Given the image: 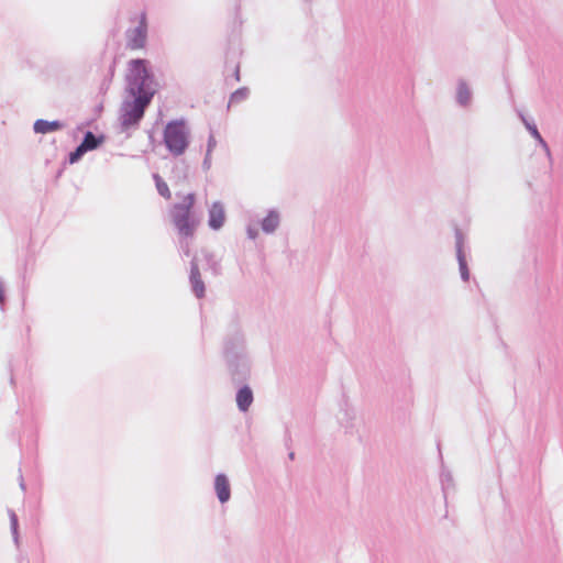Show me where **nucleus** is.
Listing matches in <instances>:
<instances>
[{"mask_svg": "<svg viewBox=\"0 0 563 563\" xmlns=\"http://www.w3.org/2000/svg\"><path fill=\"white\" fill-rule=\"evenodd\" d=\"M459 100L460 102L462 103H466L467 100H468V91L466 90V88H460L459 90Z\"/></svg>", "mask_w": 563, "mask_h": 563, "instance_id": "16", "label": "nucleus"}, {"mask_svg": "<svg viewBox=\"0 0 563 563\" xmlns=\"http://www.w3.org/2000/svg\"><path fill=\"white\" fill-rule=\"evenodd\" d=\"M526 125H527V129L531 132L533 137L539 140L541 143H544L539 131L537 130V128L534 125H530L529 123H526Z\"/></svg>", "mask_w": 563, "mask_h": 563, "instance_id": "15", "label": "nucleus"}, {"mask_svg": "<svg viewBox=\"0 0 563 563\" xmlns=\"http://www.w3.org/2000/svg\"><path fill=\"white\" fill-rule=\"evenodd\" d=\"M196 203L195 194L184 196L180 202L174 205L172 216H194L192 208Z\"/></svg>", "mask_w": 563, "mask_h": 563, "instance_id": "7", "label": "nucleus"}, {"mask_svg": "<svg viewBox=\"0 0 563 563\" xmlns=\"http://www.w3.org/2000/svg\"><path fill=\"white\" fill-rule=\"evenodd\" d=\"M225 220L224 209L220 202H214L209 211V225L218 230L220 229Z\"/></svg>", "mask_w": 563, "mask_h": 563, "instance_id": "8", "label": "nucleus"}, {"mask_svg": "<svg viewBox=\"0 0 563 563\" xmlns=\"http://www.w3.org/2000/svg\"><path fill=\"white\" fill-rule=\"evenodd\" d=\"M190 283L192 286V290L198 298H202L205 296V284L201 279V275L196 263L191 264L190 271Z\"/></svg>", "mask_w": 563, "mask_h": 563, "instance_id": "10", "label": "nucleus"}, {"mask_svg": "<svg viewBox=\"0 0 563 563\" xmlns=\"http://www.w3.org/2000/svg\"><path fill=\"white\" fill-rule=\"evenodd\" d=\"M129 78L137 85L136 91L144 87V90H157V84L152 78L148 69V63L145 59H132L128 64Z\"/></svg>", "mask_w": 563, "mask_h": 563, "instance_id": "3", "label": "nucleus"}, {"mask_svg": "<svg viewBox=\"0 0 563 563\" xmlns=\"http://www.w3.org/2000/svg\"><path fill=\"white\" fill-rule=\"evenodd\" d=\"M154 178H155L156 188H157V191L159 192V195L163 196L165 199H170L172 194L168 188V185L158 175H155Z\"/></svg>", "mask_w": 563, "mask_h": 563, "instance_id": "14", "label": "nucleus"}, {"mask_svg": "<svg viewBox=\"0 0 563 563\" xmlns=\"http://www.w3.org/2000/svg\"><path fill=\"white\" fill-rule=\"evenodd\" d=\"M253 402V393L250 387L244 386L238 391L236 404L240 410L246 411Z\"/></svg>", "mask_w": 563, "mask_h": 563, "instance_id": "12", "label": "nucleus"}, {"mask_svg": "<svg viewBox=\"0 0 563 563\" xmlns=\"http://www.w3.org/2000/svg\"><path fill=\"white\" fill-rule=\"evenodd\" d=\"M216 139L211 135L208 140V150H207V158L210 157V154L212 152V150L216 147Z\"/></svg>", "mask_w": 563, "mask_h": 563, "instance_id": "17", "label": "nucleus"}, {"mask_svg": "<svg viewBox=\"0 0 563 563\" xmlns=\"http://www.w3.org/2000/svg\"><path fill=\"white\" fill-rule=\"evenodd\" d=\"M63 128V123L59 121H46V120H36L34 123V131L36 133L46 134L51 132L58 131Z\"/></svg>", "mask_w": 563, "mask_h": 563, "instance_id": "11", "label": "nucleus"}, {"mask_svg": "<svg viewBox=\"0 0 563 563\" xmlns=\"http://www.w3.org/2000/svg\"><path fill=\"white\" fill-rule=\"evenodd\" d=\"M103 142V136L97 137L92 132H87L81 144L70 154V163L78 161L86 152L96 150Z\"/></svg>", "mask_w": 563, "mask_h": 563, "instance_id": "5", "label": "nucleus"}, {"mask_svg": "<svg viewBox=\"0 0 563 563\" xmlns=\"http://www.w3.org/2000/svg\"><path fill=\"white\" fill-rule=\"evenodd\" d=\"M134 95V100L125 104L122 114V124L125 128L137 124L143 118L146 107L155 95V90H144L143 87L140 89V92L136 91Z\"/></svg>", "mask_w": 563, "mask_h": 563, "instance_id": "2", "label": "nucleus"}, {"mask_svg": "<svg viewBox=\"0 0 563 563\" xmlns=\"http://www.w3.org/2000/svg\"><path fill=\"white\" fill-rule=\"evenodd\" d=\"M16 517L15 515L12 516V526H13V529L15 530L16 529Z\"/></svg>", "mask_w": 563, "mask_h": 563, "instance_id": "19", "label": "nucleus"}, {"mask_svg": "<svg viewBox=\"0 0 563 563\" xmlns=\"http://www.w3.org/2000/svg\"><path fill=\"white\" fill-rule=\"evenodd\" d=\"M279 224V217L275 212L268 213V216L263 220L262 228L265 232L272 233Z\"/></svg>", "mask_w": 563, "mask_h": 563, "instance_id": "13", "label": "nucleus"}, {"mask_svg": "<svg viewBox=\"0 0 563 563\" xmlns=\"http://www.w3.org/2000/svg\"><path fill=\"white\" fill-rule=\"evenodd\" d=\"M188 134L185 121L168 122L164 130V142L168 151L176 156L184 154L188 146Z\"/></svg>", "mask_w": 563, "mask_h": 563, "instance_id": "1", "label": "nucleus"}, {"mask_svg": "<svg viewBox=\"0 0 563 563\" xmlns=\"http://www.w3.org/2000/svg\"><path fill=\"white\" fill-rule=\"evenodd\" d=\"M172 221L181 236H192L198 225L194 216H172Z\"/></svg>", "mask_w": 563, "mask_h": 563, "instance_id": "6", "label": "nucleus"}, {"mask_svg": "<svg viewBox=\"0 0 563 563\" xmlns=\"http://www.w3.org/2000/svg\"><path fill=\"white\" fill-rule=\"evenodd\" d=\"M460 266H461V273L464 280L468 279V271L466 268L465 262L460 257Z\"/></svg>", "mask_w": 563, "mask_h": 563, "instance_id": "18", "label": "nucleus"}, {"mask_svg": "<svg viewBox=\"0 0 563 563\" xmlns=\"http://www.w3.org/2000/svg\"><path fill=\"white\" fill-rule=\"evenodd\" d=\"M214 488L217 496L221 503H225L230 499L231 490L230 484L225 475L219 474L214 481Z\"/></svg>", "mask_w": 563, "mask_h": 563, "instance_id": "9", "label": "nucleus"}, {"mask_svg": "<svg viewBox=\"0 0 563 563\" xmlns=\"http://www.w3.org/2000/svg\"><path fill=\"white\" fill-rule=\"evenodd\" d=\"M147 38L146 14L142 12L139 16V24L133 30L126 32V46L132 49H142L145 47Z\"/></svg>", "mask_w": 563, "mask_h": 563, "instance_id": "4", "label": "nucleus"}]
</instances>
